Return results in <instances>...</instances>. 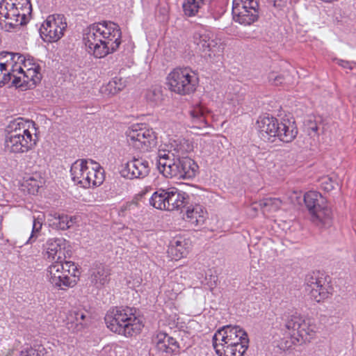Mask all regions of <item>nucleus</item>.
Segmentation results:
<instances>
[{
  "mask_svg": "<svg viewBox=\"0 0 356 356\" xmlns=\"http://www.w3.org/2000/svg\"><path fill=\"white\" fill-rule=\"evenodd\" d=\"M316 329L313 319L297 312L288 316L283 323L277 319L270 330L272 346L285 351L293 345L310 341Z\"/></svg>",
  "mask_w": 356,
  "mask_h": 356,
  "instance_id": "1",
  "label": "nucleus"
},
{
  "mask_svg": "<svg viewBox=\"0 0 356 356\" xmlns=\"http://www.w3.org/2000/svg\"><path fill=\"white\" fill-rule=\"evenodd\" d=\"M193 150V145L184 140L172 150L159 149L158 152V169L167 178L191 179L196 175L198 165L187 156H181Z\"/></svg>",
  "mask_w": 356,
  "mask_h": 356,
  "instance_id": "2",
  "label": "nucleus"
},
{
  "mask_svg": "<svg viewBox=\"0 0 356 356\" xmlns=\"http://www.w3.org/2000/svg\"><path fill=\"white\" fill-rule=\"evenodd\" d=\"M122 33L118 24L102 21L88 26L83 31V40L96 58H104L115 52L121 44Z\"/></svg>",
  "mask_w": 356,
  "mask_h": 356,
  "instance_id": "3",
  "label": "nucleus"
},
{
  "mask_svg": "<svg viewBox=\"0 0 356 356\" xmlns=\"http://www.w3.org/2000/svg\"><path fill=\"white\" fill-rule=\"evenodd\" d=\"M30 125L35 128V122L33 121H24L18 118L11 121L7 127L5 138V149L12 153H24L33 149L38 141V136H33L29 130Z\"/></svg>",
  "mask_w": 356,
  "mask_h": 356,
  "instance_id": "4",
  "label": "nucleus"
},
{
  "mask_svg": "<svg viewBox=\"0 0 356 356\" xmlns=\"http://www.w3.org/2000/svg\"><path fill=\"white\" fill-rule=\"evenodd\" d=\"M134 307H115L109 309L104 318L106 326L115 333L131 337L139 334L143 327L141 319L136 316Z\"/></svg>",
  "mask_w": 356,
  "mask_h": 356,
  "instance_id": "5",
  "label": "nucleus"
},
{
  "mask_svg": "<svg viewBox=\"0 0 356 356\" xmlns=\"http://www.w3.org/2000/svg\"><path fill=\"white\" fill-rule=\"evenodd\" d=\"M31 12L29 0H1L0 26L6 31L19 28L28 22V16Z\"/></svg>",
  "mask_w": 356,
  "mask_h": 356,
  "instance_id": "6",
  "label": "nucleus"
},
{
  "mask_svg": "<svg viewBox=\"0 0 356 356\" xmlns=\"http://www.w3.org/2000/svg\"><path fill=\"white\" fill-rule=\"evenodd\" d=\"M49 282L52 285L65 290L75 286L79 280V271L74 262L54 261L47 269Z\"/></svg>",
  "mask_w": 356,
  "mask_h": 356,
  "instance_id": "7",
  "label": "nucleus"
},
{
  "mask_svg": "<svg viewBox=\"0 0 356 356\" xmlns=\"http://www.w3.org/2000/svg\"><path fill=\"white\" fill-rule=\"evenodd\" d=\"M304 202L313 223L320 227H329L332 225V211L327 206L326 200L317 192L310 191L304 195Z\"/></svg>",
  "mask_w": 356,
  "mask_h": 356,
  "instance_id": "8",
  "label": "nucleus"
},
{
  "mask_svg": "<svg viewBox=\"0 0 356 356\" xmlns=\"http://www.w3.org/2000/svg\"><path fill=\"white\" fill-rule=\"evenodd\" d=\"M169 88L179 95H186L195 91L198 83L196 75L188 68H176L168 76Z\"/></svg>",
  "mask_w": 356,
  "mask_h": 356,
  "instance_id": "9",
  "label": "nucleus"
},
{
  "mask_svg": "<svg viewBox=\"0 0 356 356\" xmlns=\"http://www.w3.org/2000/svg\"><path fill=\"white\" fill-rule=\"evenodd\" d=\"M126 135L129 144L140 152H147L156 145L155 132L145 124L132 125L127 130Z\"/></svg>",
  "mask_w": 356,
  "mask_h": 356,
  "instance_id": "10",
  "label": "nucleus"
},
{
  "mask_svg": "<svg viewBox=\"0 0 356 356\" xmlns=\"http://www.w3.org/2000/svg\"><path fill=\"white\" fill-rule=\"evenodd\" d=\"M298 134L294 122L289 119L268 117V143L274 142L276 138L283 143L292 142Z\"/></svg>",
  "mask_w": 356,
  "mask_h": 356,
  "instance_id": "11",
  "label": "nucleus"
},
{
  "mask_svg": "<svg viewBox=\"0 0 356 356\" xmlns=\"http://www.w3.org/2000/svg\"><path fill=\"white\" fill-rule=\"evenodd\" d=\"M193 42L197 46L200 51L205 52L211 58L220 55L224 49V44L220 39H218L214 33L204 26L196 28L193 33Z\"/></svg>",
  "mask_w": 356,
  "mask_h": 356,
  "instance_id": "12",
  "label": "nucleus"
},
{
  "mask_svg": "<svg viewBox=\"0 0 356 356\" xmlns=\"http://www.w3.org/2000/svg\"><path fill=\"white\" fill-rule=\"evenodd\" d=\"M67 28L65 17L61 14L51 15L42 24L39 32L42 39L47 42L59 40Z\"/></svg>",
  "mask_w": 356,
  "mask_h": 356,
  "instance_id": "13",
  "label": "nucleus"
},
{
  "mask_svg": "<svg viewBox=\"0 0 356 356\" xmlns=\"http://www.w3.org/2000/svg\"><path fill=\"white\" fill-rule=\"evenodd\" d=\"M259 4L257 0H234L232 15L235 22L250 25L257 20Z\"/></svg>",
  "mask_w": 356,
  "mask_h": 356,
  "instance_id": "14",
  "label": "nucleus"
},
{
  "mask_svg": "<svg viewBox=\"0 0 356 356\" xmlns=\"http://www.w3.org/2000/svg\"><path fill=\"white\" fill-rule=\"evenodd\" d=\"M330 286L319 272H312L305 277V291L311 299L320 302L327 298L330 294Z\"/></svg>",
  "mask_w": 356,
  "mask_h": 356,
  "instance_id": "15",
  "label": "nucleus"
},
{
  "mask_svg": "<svg viewBox=\"0 0 356 356\" xmlns=\"http://www.w3.org/2000/svg\"><path fill=\"white\" fill-rule=\"evenodd\" d=\"M330 286L319 272H312L305 277V291L311 299L320 302L327 298L330 294Z\"/></svg>",
  "mask_w": 356,
  "mask_h": 356,
  "instance_id": "16",
  "label": "nucleus"
},
{
  "mask_svg": "<svg viewBox=\"0 0 356 356\" xmlns=\"http://www.w3.org/2000/svg\"><path fill=\"white\" fill-rule=\"evenodd\" d=\"M248 339V334L238 325H227L219 329L213 337V346L218 343L232 344Z\"/></svg>",
  "mask_w": 356,
  "mask_h": 356,
  "instance_id": "17",
  "label": "nucleus"
},
{
  "mask_svg": "<svg viewBox=\"0 0 356 356\" xmlns=\"http://www.w3.org/2000/svg\"><path fill=\"white\" fill-rule=\"evenodd\" d=\"M149 162L143 159H133L125 163L120 170L122 177L133 179L143 178L149 173Z\"/></svg>",
  "mask_w": 356,
  "mask_h": 356,
  "instance_id": "18",
  "label": "nucleus"
},
{
  "mask_svg": "<svg viewBox=\"0 0 356 356\" xmlns=\"http://www.w3.org/2000/svg\"><path fill=\"white\" fill-rule=\"evenodd\" d=\"M46 252L44 256L53 262L64 261L65 256V240L63 238L49 239L44 245Z\"/></svg>",
  "mask_w": 356,
  "mask_h": 356,
  "instance_id": "19",
  "label": "nucleus"
},
{
  "mask_svg": "<svg viewBox=\"0 0 356 356\" xmlns=\"http://www.w3.org/2000/svg\"><path fill=\"white\" fill-rule=\"evenodd\" d=\"M91 166L86 174L85 179L81 180V186L85 188L99 186L104 180V170L97 162L90 160Z\"/></svg>",
  "mask_w": 356,
  "mask_h": 356,
  "instance_id": "20",
  "label": "nucleus"
},
{
  "mask_svg": "<svg viewBox=\"0 0 356 356\" xmlns=\"http://www.w3.org/2000/svg\"><path fill=\"white\" fill-rule=\"evenodd\" d=\"M249 339L234 342L232 344L218 343L214 346L218 356H243L248 348Z\"/></svg>",
  "mask_w": 356,
  "mask_h": 356,
  "instance_id": "21",
  "label": "nucleus"
},
{
  "mask_svg": "<svg viewBox=\"0 0 356 356\" xmlns=\"http://www.w3.org/2000/svg\"><path fill=\"white\" fill-rule=\"evenodd\" d=\"M158 351L173 353L179 348L178 342L173 337L164 332H159L153 339Z\"/></svg>",
  "mask_w": 356,
  "mask_h": 356,
  "instance_id": "22",
  "label": "nucleus"
},
{
  "mask_svg": "<svg viewBox=\"0 0 356 356\" xmlns=\"http://www.w3.org/2000/svg\"><path fill=\"white\" fill-rule=\"evenodd\" d=\"M110 269L102 264H96L90 270V280L97 288H101L109 282Z\"/></svg>",
  "mask_w": 356,
  "mask_h": 356,
  "instance_id": "23",
  "label": "nucleus"
},
{
  "mask_svg": "<svg viewBox=\"0 0 356 356\" xmlns=\"http://www.w3.org/2000/svg\"><path fill=\"white\" fill-rule=\"evenodd\" d=\"M170 188H158L149 198L150 205L157 209L168 211L170 205Z\"/></svg>",
  "mask_w": 356,
  "mask_h": 356,
  "instance_id": "24",
  "label": "nucleus"
},
{
  "mask_svg": "<svg viewBox=\"0 0 356 356\" xmlns=\"http://www.w3.org/2000/svg\"><path fill=\"white\" fill-rule=\"evenodd\" d=\"M86 159H79L72 163L70 168V174L72 181L81 186V180L85 179L86 174L90 166Z\"/></svg>",
  "mask_w": 356,
  "mask_h": 356,
  "instance_id": "25",
  "label": "nucleus"
},
{
  "mask_svg": "<svg viewBox=\"0 0 356 356\" xmlns=\"http://www.w3.org/2000/svg\"><path fill=\"white\" fill-rule=\"evenodd\" d=\"M170 205L168 211L179 210L188 204V195L175 187L170 188Z\"/></svg>",
  "mask_w": 356,
  "mask_h": 356,
  "instance_id": "26",
  "label": "nucleus"
},
{
  "mask_svg": "<svg viewBox=\"0 0 356 356\" xmlns=\"http://www.w3.org/2000/svg\"><path fill=\"white\" fill-rule=\"evenodd\" d=\"M187 245L188 243L181 238H175L170 242L168 251L179 259L186 254Z\"/></svg>",
  "mask_w": 356,
  "mask_h": 356,
  "instance_id": "27",
  "label": "nucleus"
},
{
  "mask_svg": "<svg viewBox=\"0 0 356 356\" xmlns=\"http://www.w3.org/2000/svg\"><path fill=\"white\" fill-rule=\"evenodd\" d=\"M52 216L54 220L53 225H55L56 228L61 230H66L70 228L74 225L76 220L75 217L58 213H55Z\"/></svg>",
  "mask_w": 356,
  "mask_h": 356,
  "instance_id": "28",
  "label": "nucleus"
},
{
  "mask_svg": "<svg viewBox=\"0 0 356 356\" xmlns=\"http://www.w3.org/2000/svg\"><path fill=\"white\" fill-rule=\"evenodd\" d=\"M209 4L200 0H185L182 7L184 14L188 17H192L195 15L203 6Z\"/></svg>",
  "mask_w": 356,
  "mask_h": 356,
  "instance_id": "29",
  "label": "nucleus"
},
{
  "mask_svg": "<svg viewBox=\"0 0 356 356\" xmlns=\"http://www.w3.org/2000/svg\"><path fill=\"white\" fill-rule=\"evenodd\" d=\"M19 73L23 74V78L26 79V76H30L29 80V85L31 88L35 87L38 83L40 81L41 74L40 73V67L38 65L35 67L28 68L26 72L22 70H17Z\"/></svg>",
  "mask_w": 356,
  "mask_h": 356,
  "instance_id": "30",
  "label": "nucleus"
},
{
  "mask_svg": "<svg viewBox=\"0 0 356 356\" xmlns=\"http://www.w3.org/2000/svg\"><path fill=\"white\" fill-rule=\"evenodd\" d=\"M43 216V214H39L38 217H33L31 234L26 241V243L32 244L36 241L42 227Z\"/></svg>",
  "mask_w": 356,
  "mask_h": 356,
  "instance_id": "31",
  "label": "nucleus"
},
{
  "mask_svg": "<svg viewBox=\"0 0 356 356\" xmlns=\"http://www.w3.org/2000/svg\"><path fill=\"white\" fill-rule=\"evenodd\" d=\"M13 53L3 51L0 54V61H1L6 69H8L10 72H15L17 70H22V66H19V68H15L13 60Z\"/></svg>",
  "mask_w": 356,
  "mask_h": 356,
  "instance_id": "32",
  "label": "nucleus"
},
{
  "mask_svg": "<svg viewBox=\"0 0 356 356\" xmlns=\"http://www.w3.org/2000/svg\"><path fill=\"white\" fill-rule=\"evenodd\" d=\"M208 112L205 107L197 105L190 111V114L195 122L204 123L206 122L205 115Z\"/></svg>",
  "mask_w": 356,
  "mask_h": 356,
  "instance_id": "33",
  "label": "nucleus"
},
{
  "mask_svg": "<svg viewBox=\"0 0 356 356\" xmlns=\"http://www.w3.org/2000/svg\"><path fill=\"white\" fill-rule=\"evenodd\" d=\"M198 209L202 211L198 207L192 209L190 207L187 208L186 213V220L192 225H197L200 222H203V217L200 215Z\"/></svg>",
  "mask_w": 356,
  "mask_h": 356,
  "instance_id": "34",
  "label": "nucleus"
},
{
  "mask_svg": "<svg viewBox=\"0 0 356 356\" xmlns=\"http://www.w3.org/2000/svg\"><path fill=\"white\" fill-rule=\"evenodd\" d=\"M11 72V78L13 77L12 81V86H15L16 88H20L22 90H26L27 89H31L29 85V80H26L23 78V76H17L16 75L13 74Z\"/></svg>",
  "mask_w": 356,
  "mask_h": 356,
  "instance_id": "35",
  "label": "nucleus"
},
{
  "mask_svg": "<svg viewBox=\"0 0 356 356\" xmlns=\"http://www.w3.org/2000/svg\"><path fill=\"white\" fill-rule=\"evenodd\" d=\"M11 80V72L6 69L3 63L0 61V87L9 83Z\"/></svg>",
  "mask_w": 356,
  "mask_h": 356,
  "instance_id": "36",
  "label": "nucleus"
},
{
  "mask_svg": "<svg viewBox=\"0 0 356 356\" xmlns=\"http://www.w3.org/2000/svg\"><path fill=\"white\" fill-rule=\"evenodd\" d=\"M284 82V77L280 74L275 72L268 73V84L278 86Z\"/></svg>",
  "mask_w": 356,
  "mask_h": 356,
  "instance_id": "37",
  "label": "nucleus"
},
{
  "mask_svg": "<svg viewBox=\"0 0 356 356\" xmlns=\"http://www.w3.org/2000/svg\"><path fill=\"white\" fill-rule=\"evenodd\" d=\"M161 97L160 90L156 88H150L147 90L145 97L147 101L151 102H157Z\"/></svg>",
  "mask_w": 356,
  "mask_h": 356,
  "instance_id": "38",
  "label": "nucleus"
},
{
  "mask_svg": "<svg viewBox=\"0 0 356 356\" xmlns=\"http://www.w3.org/2000/svg\"><path fill=\"white\" fill-rule=\"evenodd\" d=\"M118 81L119 82H120L121 80L117 79V78H115L113 81H109V83L108 84V90H110L111 92L116 93V92L122 90V88H124V85H122V83H118Z\"/></svg>",
  "mask_w": 356,
  "mask_h": 356,
  "instance_id": "39",
  "label": "nucleus"
},
{
  "mask_svg": "<svg viewBox=\"0 0 356 356\" xmlns=\"http://www.w3.org/2000/svg\"><path fill=\"white\" fill-rule=\"evenodd\" d=\"M266 117H259L257 121V129L259 132V136L261 138L265 137V134H267V129H264L266 125Z\"/></svg>",
  "mask_w": 356,
  "mask_h": 356,
  "instance_id": "40",
  "label": "nucleus"
},
{
  "mask_svg": "<svg viewBox=\"0 0 356 356\" xmlns=\"http://www.w3.org/2000/svg\"><path fill=\"white\" fill-rule=\"evenodd\" d=\"M282 205V200L280 198L268 197V210L277 211Z\"/></svg>",
  "mask_w": 356,
  "mask_h": 356,
  "instance_id": "41",
  "label": "nucleus"
},
{
  "mask_svg": "<svg viewBox=\"0 0 356 356\" xmlns=\"http://www.w3.org/2000/svg\"><path fill=\"white\" fill-rule=\"evenodd\" d=\"M13 64L15 65V68H19V64H23L25 67H26V61L25 57L19 53H13Z\"/></svg>",
  "mask_w": 356,
  "mask_h": 356,
  "instance_id": "42",
  "label": "nucleus"
},
{
  "mask_svg": "<svg viewBox=\"0 0 356 356\" xmlns=\"http://www.w3.org/2000/svg\"><path fill=\"white\" fill-rule=\"evenodd\" d=\"M334 61H335L341 67L345 68V69H348L350 70H352L353 69V65L355 64V63H354V62H350V61L339 59L337 58H334Z\"/></svg>",
  "mask_w": 356,
  "mask_h": 356,
  "instance_id": "43",
  "label": "nucleus"
},
{
  "mask_svg": "<svg viewBox=\"0 0 356 356\" xmlns=\"http://www.w3.org/2000/svg\"><path fill=\"white\" fill-rule=\"evenodd\" d=\"M74 318L77 323L82 324V321H84L86 318V315L83 312L76 311L74 312Z\"/></svg>",
  "mask_w": 356,
  "mask_h": 356,
  "instance_id": "44",
  "label": "nucleus"
},
{
  "mask_svg": "<svg viewBox=\"0 0 356 356\" xmlns=\"http://www.w3.org/2000/svg\"><path fill=\"white\" fill-rule=\"evenodd\" d=\"M329 182H325V189L327 191H331L335 188V186L337 185V182L332 180V178H328Z\"/></svg>",
  "mask_w": 356,
  "mask_h": 356,
  "instance_id": "45",
  "label": "nucleus"
},
{
  "mask_svg": "<svg viewBox=\"0 0 356 356\" xmlns=\"http://www.w3.org/2000/svg\"><path fill=\"white\" fill-rule=\"evenodd\" d=\"M29 181H33V183H30L29 184L33 186L32 188V193H34L35 192H38L39 189V184H38L37 181L32 179L31 178L29 179Z\"/></svg>",
  "mask_w": 356,
  "mask_h": 356,
  "instance_id": "46",
  "label": "nucleus"
},
{
  "mask_svg": "<svg viewBox=\"0 0 356 356\" xmlns=\"http://www.w3.org/2000/svg\"><path fill=\"white\" fill-rule=\"evenodd\" d=\"M25 353L28 354L29 356H40L38 350L32 348L26 349V352Z\"/></svg>",
  "mask_w": 356,
  "mask_h": 356,
  "instance_id": "47",
  "label": "nucleus"
},
{
  "mask_svg": "<svg viewBox=\"0 0 356 356\" xmlns=\"http://www.w3.org/2000/svg\"><path fill=\"white\" fill-rule=\"evenodd\" d=\"M280 1H281V0H268V5L273 4V6L275 7L280 6V4L278 3Z\"/></svg>",
  "mask_w": 356,
  "mask_h": 356,
  "instance_id": "48",
  "label": "nucleus"
},
{
  "mask_svg": "<svg viewBox=\"0 0 356 356\" xmlns=\"http://www.w3.org/2000/svg\"><path fill=\"white\" fill-rule=\"evenodd\" d=\"M136 205V203L132 202L129 203L125 207L124 210H131Z\"/></svg>",
  "mask_w": 356,
  "mask_h": 356,
  "instance_id": "49",
  "label": "nucleus"
},
{
  "mask_svg": "<svg viewBox=\"0 0 356 356\" xmlns=\"http://www.w3.org/2000/svg\"><path fill=\"white\" fill-rule=\"evenodd\" d=\"M310 129H311L313 131L316 132V131H317V130H318V127L315 124V125H314V126L311 127H310Z\"/></svg>",
  "mask_w": 356,
  "mask_h": 356,
  "instance_id": "50",
  "label": "nucleus"
},
{
  "mask_svg": "<svg viewBox=\"0 0 356 356\" xmlns=\"http://www.w3.org/2000/svg\"><path fill=\"white\" fill-rule=\"evenodd\" d=\"M26 352V350H22L21 353H20V356H29V355H28V354L25 353Z\"/></svg>",
  "mask_w": 356,
  "mask_h": 356,
  "instance_id": "51",
  "label": "nucleus"
},
{
  "mask_svg": "<svg viewBox=\"0 0 356 356\" xmlns=\"http://www.w3.org/2000/svg\"><path fill=\"white\" fill-rule=\"evenodd\" d=\"M31 77L30 76H26V80H30Z\"/></svg>",
  "mask_w": 356,
  "mask_h": 356,
  "instance_id": "52",
  "label": "nucleus"
},
{
  "mask_svg": "<svg viewBox=\"0 0 356 356\" xmlns=\"http://www.w3.org/2000/svg\"><path fill=\"white\" fill-rule=\"evenodd\" d=\"M261 205H262V204H261ZM263 205H264V206H266V205H267V203H266V202H264V203H263Z\"/></svg>",
  "mask_w": 356,
  "mask_h": 356,
  "instance_id": "53",
  "label": "nucleus"
}]
</instances>
